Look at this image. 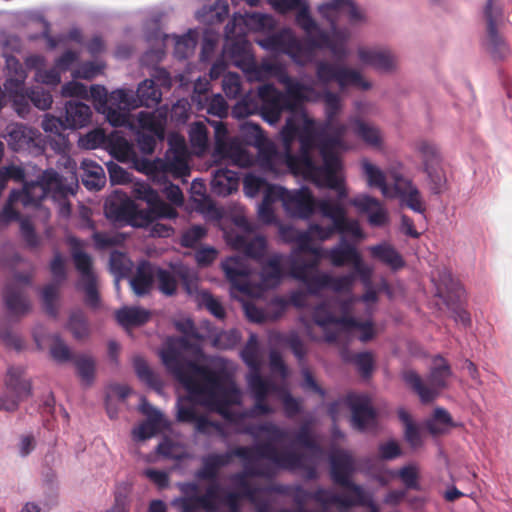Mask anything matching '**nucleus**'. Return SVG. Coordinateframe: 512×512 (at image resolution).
I'll return each instance as SVG.
<instances>
[{"mask_svg":"<svg viewBox=\"0 0 512 512\" xmlns=\"http://www.w3.org/2000/svg\"><path fill=\"white\" fill-rule=\"evenodd\" d=\"M246 473H234L229 481L231 491H225L218 484L207 486L205 492L199 495V485L196 482L178 483V488L183 494L174 501L181 512H239V501L248 499L256 506L257 512H270L271 505L268 501H258V497L268 488H260L249 483Z\"/></svg>","mask_w":512,"mask_h":512,"instance_id":"0eeeda50","label":"nucleus"},{"mask_svg":"<svg viewBox=\"0 0 512 512\" xmlns=\"http://www.w3.org/2000/svg\"><path fill=\"white\" fill-rule=\"evenodd\" d=\"M366 288L361 297L352 295L341 301L342 317L335 316L325 301L313 308V323L322 329L325 342L340 343L357 338L365 343L375 337L371 305L377 302V293L371 286Z\"/></svg>","mask_w":512,"mask_h":512,"instance_id":"39448f33","label":"nucleus"},{"mask_svg":"<svg viewBox=\"0 0 512 512\" xmlns=\"http://www.w3.org/2000/svg\"><path fill=\"white\" fill-rule=\"evenodd\" d=\"M181 281L186 293L190 296L196 292V285L199 284L197 272L184 264H175L170 270L157 268L156 282L158 290L166 295L172 296L176 293L178 282Z\"/></svg>","mask_w":512,"mask_h":512,"instance_id":"393cba45","label":"nucleus"},{"mask_svg":"<svg viewBox=\"0 0 512 512\" xmlns=\"http://www.w3.org/2000/svg\"><path fill=\"white\" fill-rule=\"evenodd\" d=\"M436 294L449 305L450 301L460 299L463 295V288L459 282L455 281L451 273L443 270L439 273V283H436Z\"/></svg>","mask_w":512,"mask_h":512,"instance_id":"de8ad7c7","label":"nucleus"},{"mask_svg":"<svg viewBox=\"0 0 512 512\" xmlns=\"http://www.w3.org/2000/svg\"><path fill=\"white\" fill-rule=\"evenodd\" d=\"M271 186H276V185L268 183L265 178L258 176L254 173H248L243 178V191H244V194L249 198H254L260 192H263V199H264L266 191Z\"/></svg>","mask_w":512,"mask_h":512,"instance_id":"052dcab7","label":"nucleus"},{"mask_svg":"<svg viewBox=\"0 0 512 512\" xmlns=\"http://www.w3.org/2000/svg\"><path fill=\"white\" fill-rule=\"evenodd\" d=\"M243 462L246 476L272 478L276 470H295L303 467L302 457L295 453L279 455L271 443H256L254 446H239L224 453H209L201 458V467L194 473L199 481L217 482L221 468L228 466L233 457Z\"/></svg>","mask_w":512,"mask_h":512,"instance_id":"423d86ee","label":"nucleus"},{"mask_svg":"<svg viewBox=\"0 0 512 512\" xmlns=\"http://www.w3.org/2000/svg\"><path fill=\"white\" fill-rule=\"evenodd\" d=\"M115 316L121 326L128 328L146 323L150 318V311L141 307H123Z\"/></svg>","mask_w":512,"mask_h":512,"instance_id":"603ef678","label":"nucleus"},{"mask_svg":"<svg viewBox=\"0 0 512 512\" xmlns=\"http://www.w3.org/2000/svg\"><path fill=\"white\" fill-rule=\"evenodd\" d=\"M5 387L12 397L0 396V410L15 411L21 401L32 395L31 380L26 377L22 366H12L7 370Z\"/></svg>","mask_w":512,"mask_h":512,"instance_id":"a878e982","label":"nucleus"},{"mask_svg":"<svg viewBox=\"0 0 512 512\" xmlns=\"http://www.w3.org/2000/svg\"><path fill=\"white\" fill-rule=\"evenodd\" d=\"M162 92L152 79L142 81L134 92L131 89H116L111 92V101L128 115V112L140 106L151 107L160 103Z\"/></svg>","mask_w":512,"mask_h":512,"instance_id":"b1692460","label":"nucleus"},{"mask_svg":"<svg viewBox=\"0 0 512 512\" xmlns=\"http://www.w3.org/2000/svg\"><path fill=\"white\" fill-rule=\"evenodd\" d=\"M361 170L368 187L379 189L386 198L393 196V188L388 185L385 172L379 166L364 158L361 160Z\"/></svg>","mask_w":512,"mask_h":512,"instance_id":"58836bf2","label":"nucleus"},{"mask_svg":"<svg viewBox=\"0 0 512 512\" xmlns=\"http://www.w3.org/2000/svg\"><path fill=\"white\" fill-rule=\"evenodd\" d=\"M340 152H329V156L336 163L327 161L325 155L309 154L307 161L300 155V161L291 172L295 176H301L304 180L314 183L319 187H327L338 191L339 199L347 196L346 188L343 185V177L340 175L342 163L339 158Z\"/></svg>","mask_w":512,"mask_h":512,"instance_id":"a211bd4d","label":"nucleus"},{"mask_svg":"<svg viewBox=\"0 0 512 512\" xmlns=\"http://www.w3.org/2000/svg\"><path fill=\"white\" fill-rule=\"evenodd\" d=\"M348 122L352 126L354 134L366 145L379 150L383 148V134L378 126L366 122L358 116H350Z\"/></svg>","mask_w":512,"mask_h":512,"instance_id":"e433bc0d","label":"nucleus"},{"mask_svg":"<svg viewBox=\"0 0 512 512\" xmlns=\"http://www.w3.org/2000/svg\"><path fill=\"white\" fill-rule=\"evenodd\" d=\"M227 42L224 47L233 65L242 70L249 82H263L272 77L283 85L289 80V74L286 67L276 61L263 59L257 63L250 50L249 43L244 38L245 31L240 28L236 33L228 36L225 32Z\"/></svg>","mask_w":512,"mask_h":512,"instance_id":"2eb2a0df","label":"nucleus"},{"mask_svg":"<svg viewBox=\"0 0 512 512\" xmlns=\"http://www.w3.org/2000/svg\"><path fill=\"white\" fill-rule=\"evenodd\" d=\"M345 361H352L363 377H369L374 367V357L370 352H361L350 358L346 351L341 352Z\"/></svg>","mask_w":512,"mask_h":512,"instance_id":"e2e57ef3","label":"nucleus"},{"mask_svg":"<svg viewBox=\"0 0 512 512\" xmlns=\"http://www.w3.org/2000/svg\"><path fill=\"white\" fill-rule=\"evenodd\" d=\"M311 498L322 506L337 505L341 508H350L354 503L353 494H338L331 489L321 487L312 492Z\"/></svg>","mask_w":512,"mask_h":512,"instance_id":"3c124183","label":"nucleus"},{"mask_svg":"<svg viewBox=\"0 0 512 512\" xmlns=\"http://www.w3.org/2000/svg\"><path fill=\"white\" fill-rule=\"evenodd\" d=\"M178 375L194 400L231 423L238 424L244 418L274 413L266 398L271 392H277L278 387L270 380L255 377L254 381L247 382L255 403L249 410L237 413L230 407L241 403L242 393L228 373L213 371L206 366L188 365L186 373L178 372Z\"/></svg>","mask_w":512,"mask_h":512,"instance_id":"7ed1b4c3","label":"nucleus"},{"mask_svg":"<svg viewBox=\"0 0 512 512\" xmlns=\"http://www.w3.org/2000/svg\"><path fill=\"white\" fill-rule=\"evenodd\" d=\"M50 270L53 275L54 282L43 288L41 296L46 312L55 317L57 314L55 302L58 297L59 285L66 278L64 259L59 252L55 253L54 258L50 263Z\"/></svg>","mask_w":512,"mask_h":512,"instance_id":"72a5a7b5","label":"nucleus"},{"mask_svg":"<svg viewBox=\"0 0 512 512\" xmlns=\"http://www.w3.org/2000/svg\"><path fill=\"white\" fill-rule=\"evenodd\" d=\"M316 78L323 86L331 82H336L340 90L348 87H357L361 90H369L372 87L371 82L366 80L362 73L345 64L331 63L328 61H316Z\"/></svg>","mask_w":512,"mask_h":512,"instance_id":"4be33fe9","label":"nucleus"},{"mask_svg":"<svg viewBox=\"0 0 512 512\" xmlns=\"http://www.w3.org/2000/svg\"><path fill=\"white\" fill-rule=\"evenodd\" d=\"M108 142V136L105 134L103 129L96 128L79 139V146L85 149H96L99 147L106 148Z\"/></svg>","mask_w":512,"mask_h":512,"instance_id":"0e129e2a","label":"nucleus"},{"mask_svg":"<svg viewBox=\"0 0 512 512\" xmlns=\"http://www.w3.org/2000/svg\"><path fill=\"white\" fill-rule=\"evenodd\" d=\"M68 328L76 339H83L88 336V323L81 310L73 311L70 314Z\"/></svg>","mask_w":512,"mask_h":512,"instance_id":"69168bd1","label":"nucleus"},{"mask_svg":"<svg viewBox=\"0 0 512 512\" xmlns=\"http://www.w3.org/2000/svg\"><path fill=\"white\" fill-rule=\"evenodd\" d=\"M82 223L80 224L81 229H90L93 230L92 238L94 240L95 246L99 249H104L107 247L114 246L117 244V239L114 236H111L107 233L97 232L95 231V225L93 221L90 219V210L87 208H82L80 211Z\"/></svg>","mask_w":512,"mask_h":512,"instance_id":"6e6d98bb","label":"nucleus"},{"mask_svg":"<svg viewBox=\"0 0 512 512\" xmlns=\"http://www.w3.org/2000/svg\"><path fill=\"white\" fill-rule=\"evenodd\" d=\"M133 366L137 377L149 387L156 391L162 389V381L157 374H155L146 361L142 357H135L133 359Z\"/></svg>","mask_w":512,"mask_h":512,"instance_id":"bf43d9fd","label":"nucleus"},{"mask_svg":"<svg viewBox=\"0 0 512 512\" xmlns=\"http://www.w3.org/2000/svg\"><path fill=\"white\" fill-rule=\"evenodd\" d=\"M169 149L163 158L135 161L136 169L147 175L155 184L164 185L163 193L171 204L181 206L184 198L181 189L169 182L170 178H185L190 174L187 146L183 136L172 134L168 138Z\"/></svg>","mask_w":512,"mask_h":512,"instance_id":"1a4fd4ad","label":"nucleus"},{"mask_svg":"<svg viewBox=\"0 0 512 512\" xmlns=\"http://www.w3.org/2000/svg\"><path fill=\"white\" fill-rule=\"evenodd\" d=\"M340 235L339 242L325 250V258H327L334 267H342L347 263H353L360 255L356 247V243L360 240H356L348 234Z\"/></svg>","mask_w":512,"mask_h":512,"instance_id":"f704fd0d","label":"nucleus"},{"mask_svg":"<svg viewBox=\"0 0 512 512\" xmlns=\"http://www.w3.org/2000/svg\"><path fill=\"white\" fill-rule=\"evenodd\" d=\"M105 149L119 162L127 163L134 161L136 158L133 144L119 131H114L108 135V142Z\"/></svg>","mask_w":512,"mask_h":512,"instance_id":"ea45409f","label":"nucleus"},{"mask_svg":"<svg viewBox=\"0 0 512 512\" xmlns=\"http://www.w3.org/2000/svg\"><path fill=\"white\" fill-rule=\"evenodd\" d=\"M241 133L248 145L258 149L257 161L266 173L278 176L286 171L292 172L300 161V151L297 154L292 153V145L297 137V126L290 114L280 131L283 142L282 152L267 140L258 124L251 122L242 124Z\"/></svg>","mask_w":512,"mask_h":512,"instance_id":"9d476101","label":"nucleus"},{"mask_svg":"<svg viewBox=\"0 0 512 512\" xmlns=\"http://www.w3.org/2000/svg\"><path fill=\"white\" fill-rule=\"evenodd\" d=\"M451 375L450 366L443 357L438 355L433 359L429 375L425 380L413 370L403 372L402 379L418 395L420 401L427 404L433 402L446 388Z\"/></svg>","mask_w":512,"mask_h":512,"instance_id":"6ab92c4d","label":"nucleus"},{"mask_svg":"<svg viewBox=\"0 0 512 512\" xmlns=\"http://www.w3.org/2000/svg\"><path fill=\"white\" fill-rule=\"evenodd\" d=\"M331 465V478L335 484L341 485L351 491L353 494V506H367L370 512H379L374 503L362 486L351 481V475L354 471V460L351 454L345 450L333 449L329 455Z\"/></svg>","mask_w":512,"mask_h":512,"instance_id":"aec40b11","label":"nucleus"},{"mask_svg":"<svg viewBox=\"0 0 512 512\" xmlns=\"http://www.w3.org/2000/svg\"><path fill=\"white\" fill-rule=\"evenodd\" d=\"M14 86L15 88L13 94L11 95L12 106L18 114V116H20L21 118H25L30 111L28 95L22 93V83L16 82L14 83Z\"/></svg>","mask_w":512,"mask_h":512,"instance_id":"338daca9","label":"nucleus"},{"mask_svg":"<svg viewBox=\"0 0 512 512\" xmlns=\"http://www.w3.org/2000/svg\"><path fill=\"white\" fill-rule=\"evenodd\" d=\"M416 151L420 154L423 166L425 164H440L441 153L438 145L430 140H419L415 144Z\"/></svg>","mask_w":512,"mask_h":512,"instance_id":"680f3d73","label":"nucleus"},{"mask_svg":"<svg viewBox=\"0 0 512 512\" xmlns=\"http://www.w3.org/2000/svg\"><path fill=\"white\" fill-rule=\"evenodd\" d=\"M240 355L243 362L249 368L247 382L254 381L255 377L263 378L261 376L262 355L256 334H250Z\"/></svg>","mask_w":512,"mask_h":512,"instance_id":"4c0bfd02","label":"nucleus"},{"mask_svg":"<svg viewBox=\"0 0 512 512\" xmlns=\"http://www.w3.org/2000/svg\"><path fill=\"white\" fill-rule=\"evenodd\" d=\"M275 27V20L271 15L262 13H235L233 18L226 24L225 32L231 36L242 28L247 30L264 32L271 31Z\"/></svg>","mask_w":512,"mask_h":512,"instance_id":"473e14b6","label":"nucleus"},{"mask_svg":"<svg viewBox=\"0 0 512 512\" xmlns=\"http://www.w3.org/2000/svg\"><path fill=\"white\" fill-rule=\"evenodd\" d=\"M393 196L398 197L400 204L416 213H424L425 203L418 188L413 182L398 172H392Z\"/></svg>","mask_w":512,"mask_h":512,"instance_id":"7c9ffc66","label":"nucleus"},{"mask_svg":"<svg viewBox=\"0 0 512 512\" xmlns=\"http://www.w3.org/2000/svg\"><path fill=\"white\" fill-rule=\"evenodd\" d=\"M372 258L387 265L392 270L396 271L405 266V261L401 254L389 243L382 242L377 245L368 247Z\"/></svg>","mask_w":512,"mask_h":512,"instance_id":"a18cd8bd","label":"nucleus"},{"mask_svg":"<svg viewBox=\"0 0 512 512\" xmlns=\"http://www.w3.org/2000/svg\"><path fill=\"white\" fill-rule=\"evenodd\" d=\"M78 188V178L74 171H70L67 177L60 176L55 170L47 169L38 181L25 183L22 190H13L10 193L8 203L0 212V224L6 225L12 220L19 219V213L12 204L21 202L23 206L40 207V201L47 197H59L62 191L73 194Z\"/></svg>","mask_w":512,"mask_h":512,"instance_id":"9b49d317","label":"nucleus"},{"mask_svg":"<svg viewBox=\"0 0 512 512\" xmlns=\"http://www.w3.org/2000/svg\"><path fill=\"white\" fill-rule=\"evenodd\" d=\"M133 195L145 201L147 209L140 210L126 195L116 194L105 203L106 217L117 223L144 227L156 218H176L178 215L176 209L165 203L158 192L144 181L134 183Z\"/></svg>","mask_w":512,"mask_h":512,"instance_id":"6e6552de","label":"nucleus"},{"mask_svg":"<svg viewBox=\"0 0 512 512\" xmlns=\"http://www.w3.org/2000/svg\"><path fill=\"white\" fill-rule=\"evenodd\" d=\"M75 365L82 382L86 385H90L94 379V360L89 356H80L75 359Z\"/></svg>","mask_w":512,"mask_h":512,"instance_id":"774afa93","label":"nucleus"},{"mask_svg":"<svg viewBox=\"0 0 512 512\" xmlns=\"http://www.w3.org/2000/svg\"><path fill=\"white\" fill-rule=\"evenodd\" d=\"M325 250L311 245L305 252L315 256L312 261H306L293 251L288 258L289 275L303 283L309 294L318 296L321 291L329 289L334 293L350 294L352 292L355 277L354 274H342L334 276L330 272L318 269L320 259L325 258Z\"/></svg>","mask_w":512,"mask_h":512,"instance_id":"f8f14e48","label":"nucleus"},{"mask_svg":"<svg viewBox=\"0 0 512 512\" xmlns=\"http://www.w3.org/2000/svg\"><path fill=\"white\" fill-rule=\"evenodd\" d=\"M189 139L194 154L198 156L204 154L208 147V131L206 125L201 121L191 124L189 128Z\"/></svg>","mask_w":512,"mask_h":512,"instance_id":"13d9d810","label":"nucleus"},{"mask_svg":"<svg viewBox=\"0 0 512 512\" xmlns=\"http://www.w3.org/2000/svg\"><path fill=\"white\" fill-rule=\"evenodd\" d=\"M278 13L284 14L298 9L296 24L304 31L307 40L299 38L292 29L283 28L278 32L254 41L264 50L282 53L298 66L314 63L316 49H328L334 56L346 58L351 37L347 27H339L342 16H347L352 25L366 21L365 12L353 0H328L317 7V12L329 24V31L321 28L312 18L305 0H268Z\"/></svg>","mask_w":512,"mask_h":512,"instance_id":"f03ea898","label":"nucleus"},{"mask_svg":"<svg viewBox=\"0 0 512 512\" xmlns=\"http://www.w3.org/2000/svg\"><path fill=\"white\" fill-rule=\"evenodd\" d=\"M4 302L7 310L13 315H24L30 310V302L23 291L14 285L6 287Z\"/></svg>","mask_w":512,"mask_h":512,"instance_id":"8fccbe9b","label":"nucleus"},{"mask_svg":"<svg viewBox=\"0 0 512 512\" xmlns=\"http://www.w3.org/2000/svg\"><path fill=\"white\" fill-rule=\"evenodd\" d=\"M357 56L361 64L381 73H393L398 69V58L388 48L359 47Z\"/></svg>","mask_w":512,"mask_h":512,"instance_id":"c756f323","label":"nucleus"},{"mask_svg":"<svg viewBox=\"0 0 512 512\" xmlns=\"http://www.w3.org/2000/svg\"><path fill=\"white\" fill-rule=\"evenodd\" d=\"M238 173L227 168L218 169L213 173L211 190L215 195L228 196L238 189Z\"/></svg>","mask_w":512,"mask_h":512,"instance_id":"a19ab883","label":"nucleus"},{"mask_svg":"<svg viewBox=\"0 0 512 512\" xmlns=\"http://www.w3.org/2000/svg\"><path fill=\"white\" fill-rule=\"evenodd\" d=\"M322 200H317L307 187L288 190L282 186H271L258 205L257 215L263 224H276L274 204L280 201L287 216L308 220L316 210L319 211Z\"/></svg>","mask_w":512,"mask_h":512,"instance_id":"ddd939ff","label":"nucleus"},{"mask_svg":"<svg viewBox=\"0 0 512 512\" xmlns=\"http://www.w3.org/2000/svg\"><path fill=\"white\" fill-rule=\"evenodd\" d=\"M319 213L322 217L331 220L332 225L322 226L318 223H310L307 230H299L294 243L297 250L305 252L312 244V239L326 241L332 238L335 233L351 235L356 240L366 238L361 225L357 219L349 218L345 207L338 202L322 200L319 203Z\"/></svg>","mask_w":512,"mask_h":512,"instance_id":"4468645a","label":"nucleus"},{"mask_svg":"<svg viewBox=\"0 0 512 512\" xmlns=\"http://www.w3.org/2000/svg\"><path fill=\"white\" fill-rule=\"evenodd\" d=\"M484 14L487 20L486 48L494 58L501 59L508 53L505 42L497 32V25L502 19V11L494 4V0H487Z\"/></svg>","mask_w":512,"mask_h":512,"instance_id":"cd10ccee","label":"nucleus"},{"mask_svg":"<svg viewBox=\"0 0 512 512\" xmlns=\"http://www.w3.org/2000/svg\"><path fill=\"white\" fill-rule=\"evenodd\" d=\"M81 169L82 182L87 189L99 190L104 186L106 181L104 170L95 161L84 159L81 162Z\"/></svg>","mask_w":512,"mask_h":512,"instance_id":"09e8293b","label":"nucleus"},{"mask_svg":"<svg viewBox=\"0 0 512 512\" xmlns=\"http://www.w3.org/2000/svg\"><path fill=\"white\" fill-rule=\"evenodd\" d=\"M345 402L352 412V426L359 431H367L376 425V413L371 399L363 394H349Z\"/></svg>","mask_w":512,"mask_h":512,"instance_id":"c85d7f7f","label":"nucleus"},{"mask_svg":"<svg viewBox=\"0 0 512 512\" xmlns=\"http://www.w3.org/2000/svg\"><path fill=\"white\" fill-rule=\"evenodd\" d=\"M359 214L367 216L368 224L372 227H383L389 223V213L384 204L377 198L360 193L349 201Z\"/></svg>","mask_w":512,"mask_h":512,"instance_id":"bb28decb","label":"nucleus"},{"mask_svg":"<svg viewBox=\"0 0 512 512\" xmlns=\"http://www.w3.org/2000/svg\"><path fill=\"white\" fill-rule=\"evenodd\" d=\"M188 347V339L185 336L168 338L165 348L160 352V357L167 370L188 393L187 397L177 400V420L179 422L195 423L200 417L195 404H199L205 408L207 407L191 397L190 392L178 375V372L185 374L188 365H197L192 361L184 360L182 352L187 350Z\"/></svg>","mask_w":512,"mask_h":512,"instance_id":"f3484780","label":"nucleus"},{"mask_svg":"<svg viewBox=\"0 0 512 512\" xmlns=\"http://www.w3.org/2000/svg\"><path fill=\"white\" fill-rule=\"evenodd\" d=\"M316 82L308 77L306 82L293 78L283 83L285 92L272 84L259 89L263 100L262 115L269 125H277L284 112L294 118L300 155L307 161V155H325L327 161L336 163L329 152H345L353 148L346 139L348 126L336 120L342 110L338 93L325 89L320 92Z\"/></svg>","mask_w":512,"mask_h":512,"instance_id":"f257e3e1","label":"nucleus"},{"mask_svg":"<svg viewBox=\"0 0 512 512\" xmlns=\"http://www.w3.org/2000/svg\"><path fill=\"white\" fill-rule=\"evenodd\" d=\"M172 38L174 40V56L177 59H187L194 54L198 39L196 31L189 30L182 36L173 35Z\"/></svg>","mask_w":512,"mask_h":512,"instance_id":"5fc2aeb1","label":"nucleus"},{"mask_svg":"<svg viewBox=\"0 0 512 512\" xmlns=\"http://www.w3.org/2000/svg\"><path fill=\"white\" fill-rule=\"evenodd\" d=\"M425 427L432 436H440L450 432L454 427H457L450 415V413L442 408L436 407L432 415L425 421Z\"/></svg>","mask_w":512,"mask_h":512,"instance_id":"49530a36","label":"nucleus"},{"mask_svg":"<svg viewBox=\"0 0 512 512\" xmlns=\"http://www.w3.org/2000/svg\"><path fill=\"white\" fill-rule=\"evenodd\" d=\"M167 122V109L166 108H159L155 111H140L137 114V123L138 125L158 136L162 137L164 128Z\"/></svg>","mask_w":512,"mask_h":512,"instance_id":"79ce46f5","label":"nucleus"},{"mask_svg":"<svg viewBox=\"0 0 512 512\" xmlns=\"http://www.w3.org/2000/svg\"><path fill=\"white\" fill-rule=\"evenodd\" d=\"M156 269L147 262L137 267L135 276L130 279L131 288L137 296H144L151 291L156 281Z\"/></svg>","mask_w":512,"mask_h":512,"instance_id":"37998d69","label":"nucleus"},{"mask_svg":"<svg viewBox=\"0 0 512 512\" xmlns=\"http://www.w3.org/2000/svg\"><path fill=\"white\" fill-rule=\"evenodd\" d=\"M38 134L35 129L27 127L24 124L16 123L7 127L6 141L13 151H22L31 149Z\"/></svg>","mask_w":512,"mask_h":512,"instance_id":"c9c22d12","label":"nucleus"},{"mask_svg":"<svg viewBox=\"0 0 512 512\" xmlns=\"http://www.w3.org/2000/svg\"><path fill=\"white\" fill-rule=\"evenodd\" d=\"M90 94L94 102L95 109L104 114L108 122L114 127L127 126L129 124V116L124 110L118 108L111 101V94L108 96L105 87L100 85H92Z\"/></svg>","mask_w":512,"mask_h":512,"instance_id":"2f4dec72","label":"nucleus"},{"mask_svg":"<svg viewBox=\"0 0 512 512\" xmlns=\"http://www.w3.org/2000/svg\"><path fill=\"white\" fill-rule=\"evenodd\" d=\"M225 238L227 244L234 250L245 254V256L228 257L221 263L225 276L231 284L232 297L237 298L238 294L257 297L263 291L280 284L286 256L274 253L264 261L267 251L265 236H252L250 228L245 226L242 232L226 233Z\"/></svg>","mask_w":512,"mask_h":512,"instance_id":"20e7f679","label":"nucleus"},{"mask_svg":"<svg viewBox=\"0 0 512 512\" xmlns=\"http://www.w3.org/2000/svg\"><path fill=\"white\" fill-rule=\"evenodd\" d=\"M238 432L250 435L255 440L263 437L267 440L266 443H271L274 448H276L275 444L284 441L288 436L286 429L280 428L278 425L271 421L263 422L260 424L245 425L240 428ZM295 440L298 445L308 449L315 458L311 464H308L305 457L299 454L303 461V467H301V469L305 470L306 478L310 480L317 478L316 464L317 461L322 458L324 451L311 432L309 423H305L299 428L295 434ZM276 452L279 455H283V453H279L278 451ZM287 453H294V451H287ZM284 454H286V452H284ZM295 454L298 455L296 452ZM297 470H300V468H297ZM294 471H296V469Z\"/></svg>","mask_w":512,"mask_h":512,"instance_id":"dca6fc26","label":"nucleus"},{"mask_svg":"<svg viewBox=\"0 0 512 512\" xmlns=\"http://www.w3.org/2000/svg\"><path fill=\"white\" fill-rule=\"evenodd\" d=\"M67 244L70 246L71 255L77 271L80 274L78 288L85 292V302L91 308L100 305V298L96 287V275L92 270V259L83 251L84 243L74 236H67Z\"/></svg>","mask_w":512,"mask_h":512,"instance_id":"5701e85b","label":"nucleus"},{"mask_svg":"<svg viewBox=\"0 0 512 512\" xmlns=\"http://www.w3.org/2000/svg\"><path fill=\"white\" fill-rule=\"evenodd\" d=\"M209 124L214 128L213 157L215 160L227 159L241 168L253 165L254 156L247 151L238 137L229 135L222 121H209Z\"/></svg>","mask_w":512,"mask_h":512,"instance_id":"412c9836","label":"nucleus"},{"mask_svg":"<svg viewBox=\"0 0 512 512\" xmlns=\"http://www.w3.org/2000/svg\"><path fill=\"white\" fill-rule=\"evenodd\" d=\"M262 86L263 85L259 86L258 89ZM257 96L260 100V104L251 94L245 95L233 106L232 116L236 119H243L259 111L261 117L264 119L262 115L263 100L259 94V90H257Z\"/></svg>","mask_w":512,"mask_h":512,"instance_id":"864d4df0","label":"nucleus"},{"mask_svg":"<svg viewBox=\"0 0 512 512\" xmlns=\"http://www.w3.org/2000/svg\"><path fill=\"white\" fill-rule=\"evenodd\" d=\"M199 306L205 307L213 316L218 319L225 317V308L219 300L214 298L208 291L200 290L196 285V292L190 295Z\"/></svg>","mask_w":512,"mask_h":512,"instance_id":"4d7b16f0","label":"nucleus"},{"mask_svg":"<svg viewBox=\"0 0 512 512\" xmlns=\"http://www.w3.org/2000/svg\"><path fill=\"white\" fill-rule=\"evenodd\" d=\"M91 116V108L85 103L68 101L65 105V121L69 129L85 127L90 122Z\"/></svg>","mask_w":512,"mask_h":512,"instance_id":"c03bdc74","label":"nucleus"}]
</instances>
